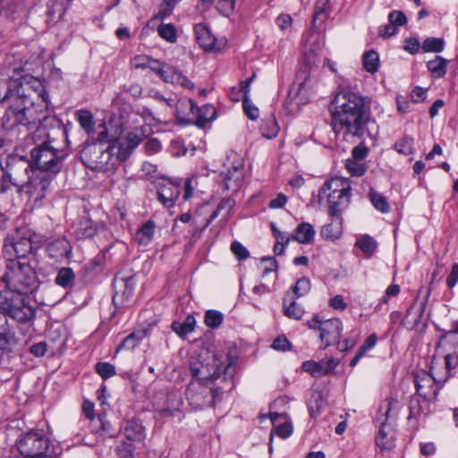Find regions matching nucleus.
Listing matches in <instances>:
<instances>
[{"label": "nucleus", "mask_w": 458, "mask_h": 458, "mask_svg": "<svg viewBox=\"0 0 458 458\" xmlns=\"http://www.w3.org/2000/svg\"><path fill=\"white\" fill-rule=\"evenodd\" d=\"M8 102L2 117V126L12 130L22 125L30 127L47 118L49 98L38 79L25 69H15L0 79V103Z\"/></svg>", "instance_id": "obj_1"}, {"label": "nucleus", "mask_w": 458, "mask_h": 458, "mask_svg": "<svg viewBox=\"0 0 458 458\" xmlns=\"http://www.w3.org/2000/svg\"><path fill=\"white\" fill-rule=\"evenodd\" d=\"M4 289L0 290V309L18 322H26L35 316L30 294L38 290L39 279L30 260L11 259L1 277Z\"/></svg>", "instance_id": "obj_2"}, {"label": "nucleus", "mask_w": 458, "mask_h": 458, "mask_svg": "<svg viewBox=\"0 0 458 458\" xmlns=\"http://www.w3.org/2000/svg\"><path fill=\"white\" fill-rule=\"evenodd\" d=\"M331 123L335 133L345 138L361 139L368 132L370 123V107L366 98L350 89L337 93L330 106Z\"/></svg>", "instance_id": "obj_3"}, {"label": "nucleus", "mask_w": 458, "mask_h": 458, "mask_svg": "<svg viewBox=\"0 0 458 458\" xmlns=\"http://www.w3.org/2000/svg\"><path fill=\"white\" fill-rule=\"evenodd\" d=\"M135 69H147L155 72L165 82L180 85L184 89H193L194 84L175 67L161 63L147 55H138L131 59Z\"/></svg>", "instance_id": "obj_4"}, {"label": "nucleus", "mask_w": 458, "mask_h": 458, "mask_svg": "<svg viewBox=\"0 0 458 458\" xmlns=\"http://www.w3.org/2000/svg\"><path fill=\"white\" fill-rule=\"evenodd\" d=\"M106 138L107 131L104 130L97 140L86 144L81 151V159L89 169L105 170L112 161L114 147L106 140Z\"/></svg>", "instance_id": "obj_5"}, {"label": "nucleus", "mask_w": 458, "mask_h": 458, "mask_svg": "<svg viewBox=\"0 0 458 458\" xmlns=\"http://www.w3.org/2000/svg\"><path fill=\"white\" fill-rule=\"evenodd\" d=\"M55 175L43 170L31 171V175L26 183L19 189L27 199L31 208L42 206L43 199L54 187Z\"/></svg>", "instance_id": "obj_6"}, {"label": "nucleus", "mask_w": 458, "mask_h": 458, "mask_svg": "<svg viewBox=\"0 0 458 458\" xmlns=\"http://www.w3.org/2000/svg\"><path fill=\"white\" fill-rule=\"evenodd\" d=\"M31 161L36 170H43L55 176L60 172L65 154L51 145L49 140L38 144L30 151Z\"/></svg>", "instance_id": "obj_7"}, {"label": "nucleus", "mask_w": 458, "mask_h": 458, "mask_svg": "<svg viewBox=\"0 0 458 458\" xmlns=\"http://www.w3.org/2000/svg\"><path fill=\"white\" fill-rule=\"evenodd\" d=\"M200 358L191 362V376L198 383L202 385L211 384L220 377L223 362L218 355L212 352H206L205 356L200 355Z\"/></svg>", "instance_id": "obj_8"}, {"label": "nucleus", "mask_w": 458, "mask_h": 458, "mask_svg": "<svg viewBox=\"0 0 458 458\" xmlns=\"http://www.w3.org/2000/svg\"><path fill=\"white\" fill-rule=\"evenodd\" d=\"M16 446L24 458L38 457L53 452L49 449V439L37 431L21 434L16 441Z\"/></svg>", "instance_id": "obj_9"}, {"label": "nucleus", "mask_w": 458, "mask_h": 458, "mask_svg": "<svg viewBox=\"0 0 458 458\" xmlns=\"http://www.w3.org/2000/svg\"><path fill=\"white\" fill-rule=\"evenodd\" d=\"M310 329L319 331V337L324 344V348L338 342L343 331V324L339 318H330L320 320L318 316L307 322Z\"/></svg>", "instance_id": "obj_10"}, {"label": "nucleus", "mask_w": 458, "mask_h": 458, "mask_svg": "<svg viewBox=\"0 0 458 458\" xmlns=\"http://www.w3.org/2000/svg\"><path fill=\"white\" fill-rule=\"evenodd\" d=\"M206 386L191 382L187 387L186 396L194 410H202L212 404L220 393L218 388L208 390Z\"/></svg>", "instance_id": "obj_11"}, {"label": "nucleus", "mask_w": 458, "mask_h": 458, "mask_svg": "<svg viewBox=\"0 0 458 458\" xmlns=\"http://www.w3.org/2000/svg\"><path fill=\"white\" fill-rule=\"evenodd\" d=\"M437 352L444 355L445 365L452 374V370L458 366V335L452 331L441 336L437 345Z\"/></svg>", "instance_id": "obj_12"}, {"label": "nucleus", "mask_w": 458, "mask_h": 458, "mask_svg": "<svg viewBox=\"0 0 458 458\" xmlns=\"http://www.w3.org/2000/svg\"><path fill=\"white\" fill-rule=\"evenodd\" d=\"M31 171L30 162L21 157H12L6 163L5 174L10 183L19 189L29 180Z\"/></svg>", "instance_id": "obj_13"}, {"label": "nucleus", "mask_w": 458, "mask_h": 458, "mask_svg": "<svg viewBox=\"0 0 458 458\" xmlns=\"http://www.w3.org/2000/svg\"><path fill=\"white\" fill-rule=\"evenodd\" d=\"M227 172L224 177L225 188L237 191L242 186L244 179L243 159L237 153H232L227 157Z\"/></svg>", "instance_id": "obj_14"}, {"label": "nucleus", "mask_w": 458, "mask_h": 458, "mask_svg": "<svg viewBox=\"0 0 458 458\" xmlns=\"http://www.w3.org/2000/svg\"><path fill=\"white\" fill-rule=\"evenodd\" d=\"M32 250V242L27 237H19L10 243H4V253L6 263L11 259L15 260H28L26 258Z\"/></svg>", "instance_id": "obj_15"}, {"label": "nucleus", "mask_w": 458, "mask_h": 458, "mask_svg": "<svg viewBox=\"0 0 458 458\" xmlns=\"http://www.w3.org/2000/svg\"><path fill=\"white\" fill-rule=\"evenodd\" d=\"M399 410L400 404L397 398L393 395L388 396L379 404L377 416V423L395 426Z\"/></svg>", "instance_id": "obj_16"}, {"label": "nucleus", "mask_w": 458, "mask_h": 458, "mask_svg": "<svg viewBox=\"0 0 458 458\" xmlns=\"http://www.w3.org/2000/svg\"><path fill=\"white\" fill-rule=\"evenodd\" d=\"M157 194L165 207L172 208L180 195V187L170 180H163L158 182Z\"/></svg>", "instance_id": "obj_17"}, {"label": "nucleus", "mask_w": 458, "mask_h": 458, "mask_svg": "<svg viewBox=\"0 0 458 458\" xmlns=\"http://www.w3.org/2000/svg\"><path fill=\"white\" fill-rule=\"evenodd\" d=\"M323 198L327 199L329 214L338 217L341 210L350 203L351 192H327L326 195H322Z\"/></svg>", "instance_id": "obj_18"}, {"label": "nucleus", "mask_w": 458, "mask_h": 458, "mask_svg": "<svg viewBox=\"0 0 458 458\" xmlns=\"http://www.w3.org/2000/svg\"><path fill=\"white\" fill-rule=\"evenodd\" d=\"M194 32L198 44L205 51L220 49V45H216V39L205 24H196L194 27Z\"/></svg>", "instance_id": "obj_19"}, {"label": "nucleus", "mask_w": 458, "mask_h": 458, "mask_svg": "<svg viewBox=\"0 0 458 458\" xmlns=\"http://www.w3.org/2000/svg\"><path fill=\"white\" fill-rule=\"evenodd\" d=\"M141 140V135L134 131L128 132L126 138L118 143L117 158L125 161Z\"/></svg>", "instance_id": "obj_20"}, {"label": "nucleus", "mask_w": 458, "mask_h": 458, "mask_svg": "<svg viewBox=\"0 0 458 458\" xmlns=\"http://www.w3.org/2000/svg\"><path fill=\"white\" fill-rule=\"evenodd\" d=\"M376 444L381 450H391L395 445L394 426L378 424Z\"/></svg>", "instance_id": "obj_21"}, {"label": "nucleus", "mask_w": 458, "mask_h": 458, "mask_svg": "<svg viewBox=\"0 0 458 458\" xmlns=\"http://www.w3.org/2000/svg\"><path fill=\"white\" fill-rule=\"evenodd\" d=\"M297 299L290 292H287L283 299V311L285 317L300 320L304 315V310L297 304Z\"/></svg>", "instance_id": "obj_22"}, {"label": "nucleus", "mask_w": 458, "mask_h": 458, "mask_svg": "<svg viewBox=\"0 0 458 458\" xmlns=\"http://www.w3.org/2000/svg\"><path fill=\"white\" fill-rule=\"evenodd\" d=\"M351 182L348 179L334 177L321 187L318 197L322 199V195H326L327 192H351Z\"/></svg>", "instance_id": "obj_23"}, {"label": "nucleus", "mask_w": 458, "mask_h": 458, "mask_svg": "<svg viewBox=\"0 0 458 458\" xmlns=\"http://www.w3.org/2000/svg\"><path fill=\"white\" fill-rule=\"evenodd\" d=\"M72 251V247L64 238L57 239L47 246L49 257L55 259L68 258Z\"/></svg>", "instance_id": "obj_24"}, {"label": "nucleus", "mask_w": 458, "mask_h": 458, "mask_svg": "<svg viewBox=\"0 0 458 458\" xmlns=\"http://www.w3.org/2000/svg\"><path fill=\"white\" fill-rule=\"evenodd\" d=\"M124 437L131 442H140L145 438V428L137 420H128L123 428Z\"/></svg>", "instance_id": "obj_25"}, {"label": "nucleus", "mask_w": 458, "mask_h": 458, "mask_svg": "<svg viewBox=\"0 0 458 458\" xmlns=\"http://www.w3.org/2000/svg\"><path fill=\"white\" fill-rule=\"evenodd\" d=\"M315 233L314 227L310 223L302 222L298 225L292 238L299 243L309 244L313 242Z\"/></svg>", "instance_id": "obj_26"}, {"label": "nucleus", "mask_w": 458, "mask_h": 458, "mask_svg": "<svg viewBox=\"0 0 458 458\" xmlns=\"http://www.w3.org/2000/svg\"><path fill=\"white\" fill-rule=\"evenodd\" d=\"M431 377L436 383L444 384L451 377L450 371L443 362L437 356H434L430 367Z\"/></svg>", "instance_id": "obj_27"}, {"label": "nucleus", "mask_w": 458, "mask_h": 458, "mask_svg": "<svg viewBox=\"0 0 458 458\" xmlns=\"http://www.w3.org/2000/svg\"><path fill=\"white\" fill-rule=\"evenodd\" d=\"M71 3L72 0H49L47 12L48 18L53 21L61 20Z\"/></svg>", "instance_id": "obj_28"}, {"label": "nucleus", "mask_w": 458, "mask_h": 458, "mask_svg": "<svg viewBox=\"0 0 458 458\" xmlns=\"http://www.w3.org/2000/svg\"><path fill=\"white\" fill-rule=\"evenodd\" d=\"M195 108L196 105L191 99H179L175 106L177 118L183 122L192 121Z\"/></svg>", "instance_id": "obj_29"}, {"label": "nucleus", "mask_w": 458, "mask_h": 458, "mask_svg": "<svg viewBox=\"0 0 458 458\" xmlns=\"http://www.w3.org/2000/svg\"><path fill=\"white\" fill-rule=\"evenodd\" d=\"M216 108L212 105H205L202 107L196 106L192 120H196V124L203 127L207 123L216 119Z\"/></svg>", "instance_id": "obj_30"}, {"label": "nucleus", "mask_w": 458, "mask_h": 458, "mask_svg": "<svg viewBox=\"0 0 458 458\" xmlns=\"http://www.w3.org/2000/svg\"><path fill=\"white\" fill-rule=\"evenodd\" d=\"M156 225L153 221L146 222L136 233L135 240L140 245H148L155 233Z\"/></svg>", "instance_id": "obj_31"}, {"label": "nucleus", "mask_w": 458, "mask_h": 458, "mask_svg": "<svg viewBox=\"0 0 458 458\" xmlns=\"http://www.w3.org/2000/svg\"><path fill=\"white\" fill-rule=\"evenodd\" d=\"M448 61L442 56L437 55L433 60L427 63V67L436 79H440L446 73Z\"/></svg>", "instance_id": "obj_32"}, {"label": "nucleus", "mask_w": 458, "mask_h": 458, "mask_svg": "<svg viewBox=\"0 0 458 458\" xmlns=\"http://www.w3.org/2000/svg\"><path fill=\"white\" fill-rule=\"evenodd\" d=\"M196 324L195 318L191 315H188L184 321L174 322L172 324V329L182 338L185 337L188 334L191 333L194 330Z\"/></svg>", "instance_id": "obj_33"}, {"label": "nucleus", "mask_w": 458, "mask_h": 458, "mask_svg": "<svg viewBox=\"0 0 458 458\" xmlns=\"http://www.w3.org/2000/svg\"><path fill=\"white\" fill-rule=\"evenodd\" d=\"M75 274L70 267H62L55 277V284L64 288L70 287L73 284Z\"/></svg>", "instance_id": "obj_34"}, {"label": "nucleus", "mask_w": 458, "mask_h": 458, "mask_svg": "<svg viewBox=\"0 0 458 458\" xmlns=\"http://www.w3.org/2000/svg\"><path fill=\"white\" fill-rule=\"evenodd\" d=\"M234 206H235L234 199H233L231 198L223 199L217 205L216 209L212 213L209 219H208V221L204 225L202 230L206 229L209 225L211 221H213L219 216V214L222 210H225L226 215L229 216L231 210L234 208Z\"/></svg>", "instance_id": "obj_35"}, {"label": "nucleus", "mask_w": 458, "mask_h": 458, "mask_svg": "<svg viewBox=\"0 0 458 458\" xmlns=\"http://www.w3.org/2000/svg\"><path fill=\"white\" fill-rule=\"evenodd\" d=\"M323 360L319 361L308 360L302 363V369L309 372L314 377H320L327 375Z\"/></svg>", "instance_id": "obj_36"}, {"label": "nucleus", "mask_w": 458, "mask_h": 458, "mask_svg": "<svg viewBox=\"0 0 458 458\" xmlns=\"http://www.w3.org/2000/svg\"><path fill=\"white\" fill-rule=\"evenodd\" d=\"M92 431L100 435H112V425L106 420L105 414H99L92 422Z\"/></svg>", "instance_id": "obj_37"}, {"label": "nucleus", "mask_w": 458, "mask_h": 458, "mask_svg": "<svg viewBox=\"0 0 458 458\" xmlns=\"http://www.w3.org/2000/svg\"><path fill=\"white\" fill-rule=\"evenodd\" d=\"M355 245L367 256H371L377 246L376 240L367 234L360 237Z\"/></svg>", "instance_id": "obj_38"}, {"label": "nucleus", "mask_w": 458, "mask_h": 458, "mask_svg": "<svg viewBox=\"0 0 458 458\" xmlns=\"http://www.w3.org/2000/svg\"><path fill=\"white\" fill-rule=\"evenodd\" d=\"M262 135L267 139H273L276 137L279 132V126L274 117H269L264 120L260 126Z\"/></svg>", "instance_id": "obj_39"}, {"label": "nucleus", "mask_w": 458, "mask_h": 458, "mask_svg": "<svg viewBox=\"0 0 458 458\" xmlns=\"http://www.w3.org/2000/svg\"><path fill=\"white\" fill-rule=\"evenodd\" d=\"M369 196L372 205L376 209L382 213H388L390 211V206L386 197L381 193L374 190H370Z\"/></svg>", "instance_id": "obj_40"}, {"label": "nucleus", "mask_w": 458, "mask_h": 458, "mask_svg": "<svg viewBox=\"0 0 458 458\" xmlns=\"http://www.w3.org/2000/svg\"><path fill=\"white\" fill-rule=\"evenodd\" d=\"M342 228L340 223H330L321 229V235L328 241H335L341 236Z\"/></svg>", "instance_id": "obj_41"}, {"label": "nucleus", "mask_w": 458, "mask_h": 458, "mask_svg": "<svg viewBox=\"0 0 458 458\" xmlns=\"http://www.w3.org/2000/svg\"><path fill=\"white\" fill-rule=\"evenodd\" d=\"M345 167L352 176H362L368 170L365 163L352 158L347 159Z\"/></svg>", "instance_id": "obj_42"}, {"label": "nucleus", "mask_w": 458, "mask_h": 458, "mask_svg": "<svg viewBox=\"0 0 458 458\" xmlns=\"http://www.w3.org/2000/svg\"><path fill=\"white\" fill-rule=\"evenodd\" d=\"M379 57L377 52L369 51L363 55V65L366 71L374 73L378 69Z\"/></svg>", "instance_id": "obj_43"}, {"label": "nucleus", "mask_w": 458, "mask_h": 458, "mask_svg": "<svg viewBox=\"0 0 458 458\" xmlns=\"http://www.w3.org/2000/svg\"><path fill=\"white\" fill-rule=\"evenodd\" d=\"M81 127L88 133L93 131V115L88 110H80L76 113Z\"/></svg>", "instance_id": "obj_44"}, {"label": "nucleus", "mask_w": 458, "mask_h": 458, "mask_svg": "<svg viewBox=\"0 0 458 458\" xmlns=\"http://www.w3.org/2000/svg\"><path fill=\"white\" fill-rule=\"evenodd\" d=\"M310 281L306 277H302L296 282V284L293 287V291L290 293L294 297L300 298L306 295L310 292Z\"/></svg>", "instance_id": "obj_45"}, {"label": "nucleus", "mask_w": 458, "mask_h": 458, "mask_svg": "<svg viewBox=\"0 0 458 458\" xmlns=\"http://www.w3.org/2000/svg\"><path fill=\"white\" fill-rule=\"evenodd\" d=\"M322 47L323 43L318 39H316L310 47H305V55L310 64L317 65V57Z\"/></svg>", "instance_id": "obj_46"}, {"label": "nucleus", "mask_w": 458, "mask_h": 458, "mask_svg": "<svg viewBox=\"0 0 458 458\" xmlns=\"http://www.w3.org/2000/svg\"><path fill=\"white\" fill-rule=\"evenodd\" d=\"M95 369L103 379L110 378L116 374L115 367L109 362H98Z\"/></svg>", "instance_id": "obj_47"}, {"label": "nucleus", "mask_w": 458, "mask_h": 458, "mask_svg": "<svg viewBox=\"0 0 458 458\" xmlns=\"http://www.w3.org/2000/svg\"><path fill=\"white\" fill-rule=\"evenodd\" d=\"M159 36L168 42L174 43L176 41L177 33L176 29L172 24H162L157 29Z\"/></svg>", "instance_id": "obj_48"}, {"label": "nucleus", "mask_w": 458, "mask_h": 458, "mask_svg": "<svg viewBox=\"0 0 458 458\" xmlns=\"http://www.w3.org/2000/svg\"><path fill=\"white\" fill-rule=\"evenodd\" d=\"M444 40L438 38H428L424 40L422 49L425 52L439 53L444 49Z\"/></svg>", "instance_id": "obj_49"}, {"label": "nucleus", "mask_w": 458, "mask_h": 458, "mask_svg": "<svg viewBox=\"0 0 458 458\" xmlns=\"http://www.w3.org/2000/svg\"><path fill=\"white\" fill-rule=\"evenodd\" d=\"M223 322V314L216 310H208L205 314V324L211 328L218 327Z\"/></svg>", "instance_id": "obj_50"}, {"label": "nucleus", "mask_w": 458, "mask_h": 458, "mask_svg": "<svg viewBox=\"0 0 458 458\" xmlns=\"http://www.w3.org/2000/svg\"><path fill=\"white\" fill-rule=\"evenodd\" d=\"M15 335L9 329H4L0 332V351L5 350L8 346L16 344Z\"/></svg>", "instance_id": "obj_51"}, {"label": "nucleus", "mask_w": 458, "mask_h": 458, "mask_svg": "<svg viewBox=\"0 0 458 458\" xmlns=\"http://www.w3.org/2000/svg\"><path fill=\"white\" fill-rule=\"evenodd\" d=\"M412 146H413L412 138L404 137V138L401 139L400 140H398L394 144V148L396 149L397 152H399L401 154L408 155V154L411 153Z\"/></svg>", "instance_id": "obj_52"}, {"label": "nucleus", "mask_w": 458, "mask_h": 458, "mask_svg": "<svg viewBox=\"0 0 458 458\" xmlns=\"http://www.w3.org/2000/svg\"><path fill=\"white\" fill-rule=\"evenodd\" d=\"M271 230L273 232V235L276 238V243H279L281 245L287 246L291 240H293L292 235L280 231L278 228H276L275 223H271Z\"/></svg>", "instance_id": "obj_53"}, {"label": "nucleus", "mask_w": 458, "mask_h": 458, "mask_svg": "<svg viewBox=\"0 0 458 458\" xmlns=\"http://www.w3.org/2000/svg\"><path fill=\"white\" fill-rule=\"evenodd\" d=\"M236 0H217L216 8L225 16H229L235 7Z\"/></svg>", "instance_id": "obj_54"}, {"label": "nucleus", "mask_w": 458, "mask_h": 458, "mask_svg": "<svg viewBox=\"0 0 458 458\" xmlns=\"http://www.w3.org/2000/svg\"><path fill=\"white\" fill-rule=\"evenodd\" d=\"M231 250L239 260H244L249 258V250L239 242H233L231 244Z\"/></svg>", "instance_id": "obj_55"}, {"label": "nucleus", "mask_w": 458, "mask_h": 458, "mask_svg": "<svg viewBox=\"0 0 458 458\" xmlns=\"http://www.w3.org/2000/svg\"><path fill=\"white\" fill-rule=\"evenodd\" d=\"M388 21L396 28H399L407 22V18L402 11L394 10L388 14Z\"/></svg>", "instance_id": "obj_56"}, {"label": "nucleus", "mask_w": 458, "mask_h": 458, "mask_svg": "<svg viewBox=\"0 0 458 458\" xmlns=\"http://www.w3.org/2000/svg\"><path fill=\"white\" fill-rule=\"evenodd\" d=\"M140 339L141 337L137 334L131 333L122 342L117 351L121 349H133L140 344Z\"/></svg>", "instance_id": "obj_57"}, {"label": "nucleus", "mask_w": 458, "mask_h": 458, "mask_svg": "<svg viewBox=\"0 0 458 458\" xmlns=\"http://www.w3.org/2000/svg\"><path fill=\"white\" fill-rule=\"evenodd\" d=\"M243 108L250 119L256 120L259 117V109L248 100L247 97L243 98Z\"/></svg>", "instance_id": "obj_58"}, {"label": "nucleus", "mask_w": 458, "mask_h": 458, "mask_svg": "<svg viewBox=\"0 0 458 458\" xmlns=\"http://www.w3.org/2000/svg\"><path fill=\"white\" fill-rule=\"evenodd\" d=\"M134 445L131 443L123 442L118 447L117 451L120 458L132 457L134 452Z\"/></svg>", "instance_id": "obj_59"}, {"label": "nucleus", "mask_w": 458, "mask_h": 458, "mask_svg": "<svg viewBox=\"0 0 458 458\" xmlns=\"http://www.w3.org/2000/svg\"><path fill=\"white\" fill-rule=\"evenodd\" d=\"M272 348L277 351L285 352L291 349V344L285 336H278L274 340Z\"/></svg>", "instance_id": "obj_60"}, {"label": "nucleus", "mask_w": 458, "mask_h": 458, "mask_svg": "<svg viewBox=\"0 0 458 458\" xmlns=\"http://www.w3.org/2000/svg\"><path fill=\"white\" fill-rule=\"evenodd\" d=\"M369 152L368 148L364 144H359L352 152V159L361 161L367 157Z\"/></svg>", "instance_id": "obj_61"}, {"label": "nucleus", "mask_w": 458, "mask_h": 458, "mask_svg": "<svg viewBox=\"0 0 458 458\" xmlns=\"http://www.w3.org/2000/svg\"><path fill=\"white\" fill-rule=\"evenodd\" d=\"M377 341V336L375 334L370 335L368 336L361 346L359 348V350L365 354L368 351L371 350L373 347H375Z\"/></svg>", "instance_id": "obj_62"}, {"label": "nucleus", "mask_w": 458, "mask_h": 458, "mask_svg": "<svg viewBox=\"0 0 458 458\" xmlns=\"http://www.w3.org/2000/svg\"><path fill=\"white\" fill-rule=\"evenodd\" d=\"M398 28H396L394 24L389 22L382 27H380L378 30V34L383 38H390L396 34Z\"/></svg>", "instance_id": "obj_63"}, {"label": "nucleus", "mask_w": 458, "mask_h": 458, "mask_svg": "<svg viewBox=\"0 0 458 458\" xmlns=\"http://www.w3.org/2000/svg\"><path fill=\"white\" fill-rule=\"evenodd\" d=\"M458 282V264L457 263H454L453 266H452V270H451V273L450 275L448 276L447 277V280H446V283H447V286L452 289L453 287L455 286V284H457Z\"/></svg>", "instance_id": "obj_64"}]
</instances>
